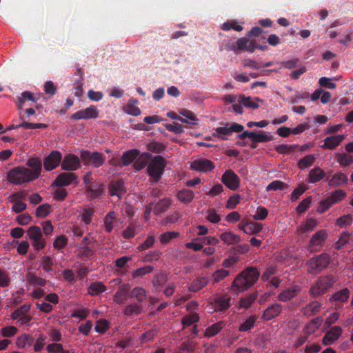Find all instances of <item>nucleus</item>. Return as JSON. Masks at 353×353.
<instances>
[{
	"label": "nucleus",
	"mask_w": 353,
	"mask_h": 353,
	"mask_svg": "<svg viewBox=\"0 0 353 353\" xmlns=\"http://www.w3.org/2000/svg\"><path fill=\"white\" fill-rule=\"evenodd\" d=\"M72 183H78L77 175L72 172H62L57 176L52 183V185L61 188Z\"/></svg>",
	"instance_id": "obj_12"
},
{
	"label": "nucleus",
	"mask_w": 353,
	"mask_h": 353,
	"mask_svg": "<svg viewBox=\"0 0 353 353\" xmlns=\"http://www.w3.org/2000/svg\"><path fill=\"white\" fill-rule=\"evenodd\" d=\"M330 260V256L325 252L313 256L306 263V265L307 266V273L310 274H316L320 273L327 267Z\"/></svg>",
	"instance_id": "obj_4"
},
{
	"label": "nucleus",
	"mask_w": 353,
	"mask_h": 353,
	"mask_svg": "<svg viewBox=\"0 0 353 353\" xmlns=\"http://www.w3.org/2000/svg\"><path fill=\"white\" fill-rule=\"evenodd\" d=\"M199 319L200 317L197 313H192L183 316L181 320L183 328L185 329L187 327L194 325V323L199 322Z\"/></svg>",
	"instance_id": "obj_41"
},
{
	"label": "nucleus",
	"mask_w": 353,
	"mask_h": 353,
	"mask_svg": "<svg viewBox=\"0 0 353 353\" xmlns=\"http://www.w3.org/2000/svg\"><path fill=\"white\" fill-rule=\"evenodd\" d=\"M109 192L112 196H117L119 199L121 198L122 195L125 192L123 181L118 180L111 183Z\"/></svg>",
	"instance_id": "obj_27"
},
{
	"label": "nucleus",
	"mask_w": 353,
	"mask_h": 353,
	"mask_svg": "<svg viewBox=\"0 0 353 353\" xmlns=\"http://www.w3.org/2000/svg\"><path fill=\"white\" fill-rule=\"evenodd\" d=\"M214 168V163L207 159L194 160L190 165V169L203 172L212 171Z\"/></svg>",
	"instance_id": "obj_15"
},
{
	"label": "nucleus",
	"mask_w": 353,
	"mask_h": 353,
	"mask_svg": "<svg viewBox=\"0 0 353 353\" xmlns=\"http://www.w3.org/2000/svg\"><path fill=\"white\" fill-rule=\"evenodd\" d=\"M130 296L136 299L139 302H143L145 300L147 296L146 291L141 287H135L131 290Z\"/></svg>",
	"instance_id": "obj_38"
},
{
	"label": "nucleus",
	"mask_w": 353,
	"mask_h": 353,
	"mask_svg": "<svg viewBox=\"0 0 353 353\" xmlns=\"http://www.w3.org/2000/svg\"><path fill=\"white\" fill-rule=\"evenodd\" d=\"M326 174L323 170L318 166H315L310 170L307 176V181L310 183H316L322 180Z\"/></svg>",
	"instance_id": "obj_24"
},
{
	"label": "nucleus",
	"mask_w": 353,
	"mask_h": 353,
	"mask_svg": "<svg viewBox=\"0 0 353 353\" xmlns=\"http://www.w3.org/2000/svg\"><path fill=\"white\" fill-rule=\"evenodd\" d=\"M327 237V234L326 230H321L316 232L314 234L312 235L310 240V247L313 248L322 245L326 240Z\"/></svg>",
	"instance_id": "obj_25"
},
{
	"label": "nucleus",
	"mask_w": 353,
	"mask_h": 353,
	"mask_svg": "<svg viewBox=\"0 0 353 353\" xmlns=\"http://www.w3.org/2000/svg\"><path fill=\"white\" fill-rule=\"evenodd\" d=\"M342 334V329L339 326H334L328 330L322 339L325 345H330L336 341Z\"/></svg>",
	"instance_id": "obj_19"
},
{
	"label": "nucleus",
	"mask_w": 353,
	"mask_h": 353,
	"mask_svg": "<svg viewBox=\"0 0 353 353\" xmlns=\"http://www.w3.org/2000/svg\"><path fill=\"white\" fill-rule=\"evenodd\" d=\"M209 283V278L206 276L197 277L194 279L192 283L188 286L189 291L192 292H196L201 289H203L205 286H206Z\"/></svg>",
	"instance_id": "obj_26"
},
{
	"label": "nucleus",
	"mask_w": 353,
	"mask_h": 353,
	"mask_svg": "<svg viewBox=\"0 0 353 353\" xmlns=\"http://www.w3.org/2000/svg\"><path fill=\"white\" fill-rule=\"evenodd\" d=\"M221 240L225 245H234L238 244L241 239L239 235H236L231 232H225L220 235Z\"/></svg>",
	"instance_id": "obj_29"
},
{
	"label": "nucleus",
	"mask_w": 353,
	"mask_h": 353,
	"mask_svg": "<svg viewBox=\"0 0 353 353\" xmlns=\"http://www.w3.org/2000/svg\"><path fill=\"white\" fill-rule=\"evenodd\" d=\"M10 201L14 203L12 210L17 213L22 212V192H19L10 196Z\"/></svg>",
	"instance_id": "obj_37"
},
{
	"label": "nucleus",
	"mask_w": 353,
	"mask_h": 353,
	"mask_svg": "<svg viewBox=\"0 0 353 353\" xmlns=\"http://www.w3.org/2000/svg\"><path fill=\"white\" fill-rule=\"evenodd\" d=\"M336 159L338 163L343 167L348 166L353 163V156L346 153L337 154Z\"/></svg>",
	"instance_id": "obj_49"
},
{
	"label": "nucleus",
	"mask_w": 353,
	"mask_h": 353,
	"mask_svg": "<svg viewBox=\"0 0 353 353\" xmlns=\"http://www.w3.org/2000/svg\"><path fill=\"white\" fill-rule=\"evenodd\" d=\"M336 282L335 278L332 275L320 276L315 283L310 288L309 294L312 298H316L327 292Z\"/></svg>",
	"instance_id": "obj_2"
},
{
	"label": "nucleus",
	"mask_w": 353,
	"mask_h": 353,
	"mask_svg": "<svg viewBox=\"0 0 353 353\" xmlns=\"http://www.w3.org/2000/svg\"><path fill=\"white\" fill-rule=\"evenodd\" d=\"M256 319L257 318L254 315L249 316L240 325L239 327V330L240 332H247L250 330L252 327H254Z\"/></svg>",
	"instance_id": "obj_43"
},
{
	"label": "nucleus",
	"mask_w": 353,
	"mask_h": 353,
	"mask_svg": "<svg viewBox=\"0 0 353 353\" xmlns=\"http://www.w3.org/2000/svg\"><path fill=\"white\" fill-rule=\"evenodd\" d=\"M153 266L145 265L133 271L132 273V276L134 279L139 276H143L144 275L151 273L153 271Z\"/></svg>",
	"instance_id": "obj_55"
},
{
	"label": "nucleus",
	"mask_w": 353,
	"mask_h": 353,
	"mask_svg": "<svg viewBox=\"0 0 353 353\" xmlns=\"http://www.w3.org/2000/svg\"><path fill=\"white\" fill-rule=\"evenodd\" d=\"M311 202V197H307L306 199H303L296 207V212L300 214L304 213L310 208Z\"/></svg>",
	"instance_id": "obj_64"
},
{
	"label": "nucleus",
	"mask_w": 353,
	"mask_h": 353,
	"mask_svg": "<svg viewBox=\"0 0 353 353\" xmlns=\"http://www.w3.org/2000/svg\"><path fill=\"white\" fill-rule=\"evenodd\" d=\"M156 243V239L154 235H148L145 240L137 247L139 251H144L152 248Z\"/></svg>",
	"instance_id": "obj_45"
},
{
	"label": "nucleus",
	"mask_w": 353,
	"mask_h": 353,
	"mask_svg": "<svg viewBox=\"0 0 353 353\" xmlns=\"http://www.w3.org/2000/svg\"><path fill=\"white\" fill-rule=\"evenodd\" d=\"M27 235L35 250L43 249L46 241L42 238L41 228L38 226H31L27 230Z\"/></svg>",
	"instance_id": "obj_7"
},
{
	"label": "nucleus",
	"mask_w": 353,
	"mask_h": 353,
	"mask_svg": "<svg viewBox=\"0 0 353 353\" xmlns=\"http://www.w3.org/2000/svg\"><path fill=\"white\" fill-rule=\"evenodd\" d=\"M230 301L231 299L228 296H221L216 298L213 302H212V305L215 312H225L230 306Z\"/></svg>",
	"instance_id": "obj_18"
},
{
	"label": "nucleus",
	"mask_w": 353,
	"mask_h": 353,
	"mask_svg": "<svg viewBox=\"0 0 353 353\" xmlns=\"http://www.w3.org/2000/svg\"><path fill=\"white\" fill-rule=\"evenodd\" d=\"M238 102L242 103L246 108H252L254 110L259 107V104L254 101L250 97H246L244 95H241Z\"/></svg>",
	"instance_id": "obj_50"
},
{
	"label": "nucleus",
	"mask_w": 353,
	"mask_h": 353,
	"mask_svg": "<svg viewBox=\"0 0 353 353\" xmlns=\"http://www.w3.org/2000/svg\"><path fill=\"white\" fill-rule=\"evenodd\" d=\"M23 167V183L37 179L41 174L42 163L39 158H30Z\"/></svg>",
	"instance_id": "obj_5"
},
{
	"label": "nucleus",
	"mask_w": 353,
	"mask_h": 353,
	"mask_svg": "<svg viewBox=\"0 0 353 353\" xmlns=\"http://www.w3.org/2000/svg\"><path fill=\"white\" fill-rule=\"evenodd\" d=\"M106 290V287L101 282H94L90 284L88 292L92 296L101 294Z\"/></svg>",
	"instance_id": "obj_42"
},
{
	"label": "nucleus",
	"mask_w": 353,
	"mask_h": 353,
	"mask_svg": "<svg viewBox=\"0 0 353 353\" xmlns=\"http://www.w3.org/2000/svg\"><path fill=\"white\" fill-rule=\"evenodd\" d=\"M221 29L224 31H229L234 30L237 32H241L243 30V27L238 25L235 21H226L223 23Z\"/></svg>",
	"instance_id": "obj_59"
},
{
	"label": "nucleus",
	"mask_w": 353,
	"mask_h": 353,
	"mask_svg": "<svg viewBox=\"0 0 353 353\" xmlns=\"http://www.w3.org/2000/svg\"><path fill=\"white\" fill-rule=\"evenodd\" d=\"M165 166V161L161 156H156L151 160L147 168L151 183H156L160 181Z\"/></svg>",
	"instance_id": "obj_3"
},
{
	"label": "nucleus",
	"mask_w": 353,
	"mask_h": 353,
	"mask_svg": "<svg viewBox=\"0 0 353 353\" xmlns=\"http://www.w3.org/2000/svg\"><path fill=\"white\" fill-rule=\"evenodd\" d=\"M108 328L109 322L105 319H101L97 321L94 330L97 333L103 334Z\"/></svg>",
	"instance_id": "obj_61"
},
{
	"label": "nucleus",
	"mask_w": 353,
	"mask_h": 353,
	"mask_svg": "<svg viewBox=\"0 0 353 353\" xmlns=\"http://www.w3.org/2000/svg\"><path fill=\"white\" fill-rule=\"evenodd\" d=\"M140 151L137 149H132L125 151L123 153L120 161L117 164H114L112 161L110 163L113 165L127 166L131 164L139 155Z\"/></svg>",
	"instance_id": "obj_17"
},
{
	"label": "nucleus",
	"mask_w": 353,
	"mask_h": 353,
	"mask_svg": "<svg viewBox=\"0 0 353 353\" xmlns=\"http://www.w3.org/2000/svg\"><path fill=\"white\" fill-rule=\"evenodd\" d=\"M81 168L79 158L73 154H66L61 162V168L65 171H74Z\"/></svg>",
	"instance_id": "obj_13"
},
{
	"label": "nucleus",
	"mask_w": 353,
	"mask_h": 353,
	"mask_svg": "<svg viewBox=\"0 0 353 353\" xmlns=\"http://www.w3.org/2000/svg\"><path fill=\"white\" fill-rule=\"evenodd\" d=\"M130 290V285L125 283L120 285L114 296V301L117 304H123Z\"/></svg>",
	"instance_id": "obj_23"
},
{
	"label": "nucleus",
	"mask_w": 353,
	"mask_h": 353,
	"mask_svg": "<svg viewBox=\"0 0 353 353\" xmlns=\"http://www.w3.org/2000/svg\"><path fill=\"white\" fill-rule=\"evenodd\" d=\"M273 138V136L269 132H263L262 134L252 132L250 141L253 143H263L272 141Z\"/></svg>",
	"instance_id": "obj_34"
},
{
	"label": "nucleus",
	"mask_w": 353,
	"mask_h": 353,
	"mask_svg": "<svg viewBox=\"0 0 353 353\" xmlns=\"http://www.w3.org/2000/svg\"><path fill=\"white\" fill-rule=\"evenodd\" d=\"M105 157L102 153L99 152H93L92 154L91 164L94 168H99L105 163Z\"/></svg>",
	"instance_id": "obj_47"
},
{
	"label": "nucleus",
	"mask_w": 353,
	"mask_h": 353,
	"mask_svg": "<svg viewBox=\"0 0 353 353\" xmlns=\"http://www.w3.org/2000/svg\"><path fill=\"white\" fill-rule=\"evenodd\" d=\"M353 221L352 215L348 214L343 215L336 220V225L340 228H343L352 224Z\"/></svg>",
	"instance_id": "obj_58"
},
{
	"label": "nucleus",
	"mask_w": 353,
	"mask_h": 353,
	"mask_svg": "<svg viewBox=\"0 0 353 353\" xmlns=\"http://www.w3.org/2000/svg\"><path fill=\"white\" fill-rule=\"evenodd\" d=\"M104 186L101 183H94L85 188V195L89 200L100 199L103 196Z\"/></svg>",
	"instance_id": "obj_14"
},
{
	"label": "nucleus",
	"mask_w": 353,
	"mask_h": 353,
	"mask_svg": "<svg viewBox=\"0 0 353 353\" xmlns=\"http://www.w3.org/2000/svg\"><path fill=\"white\" fill-rule=\"evenodd\" d=\"M179 113L182 116L185 117V119H186L188 120L187 123L190 124V125H197L198 124V123H197L198 119L196 117V116L192 111L186 110V109H181L179 111Z\"/></svg>",
	"instance_id": "obj_52"
},
{
	"label": "nucleus",
	"mask_w": 353,
	"mask_h": 353,
	"mask_svg": "<svg viewBox=\"0 0 353 353\" xmlns=\"http://www.w3.org/2000/svg\"><path fill=\"white\" fill-rule=\"evenodd\" d=\"M28 282L34 285L44 286L46 283V281L42 278H40L28 270L26 275Z\"/></svg>",
	"instance_id": "obj_46"
},
{
	"label": "nucleus",
	"mask_w": 353,
	"mask_h": 353,
	"mask_svg": "<svg viewBox=\"0 0 353 353\" xmlns=\"http://www.w3.org/2000/svg\"><path fill=\"white\" fill-rule=\"evenodd\" d=\"M223 327V322L220 321L209 326L205 331L204 336L205 337H212L217 334Z\"/></svg>",
	"instance_id": "obj_40"
},
{
	"label": "nucleus",
	"mask_w": 353,
	"mask_h": 353,
	"mask_svg": "<svg viewBox=\"0 0 353 353\" xmlns=\"http://www.w3.org/2000/svg\"><path fill=\"white\" fill-rule=\"evenodd\" d=\"M176 198L181 202L185 204H188L194 199V193L191 190L183 189L177 192Z\"/></svg>",
	"instance_id": "obj_31"
},
{
	"label": "nucleus",
	"mask_w": 353,
	"mask_h": 353,
	"mask_svg": "<svg viewBox=\"0 0 353 353\" xmlns=\"http://www.w3.org/2000/svg\"><path fill=\"white\" fill-rule=\"evenodd\" d=\"M348 179L346 174L340 172H337L328 181V184L332 187H337L347 183Z\"/></svg>",
	"instance_id": "obj_33"
},
{
	"label": "nucleus",
	"mask_w": 353,
	"mask_h": 353,
	"mask_svg": "<svg viewBox=\"0 0 353 353\" xmlns=\"http://www.w3.org/2000/svg\"><path fill=\"white\" fill-rule=\"evenodd\" d=\"M316 159V158L314 154H307L299 159L297 166L300 170H305L313 165Z\"/></svg>",
	"instance_id": "obj_36"
},
{
	"label": "nucleus",
	"mask_w": 353,
	"mask_h": 353,
	"mask_svg": "<svg viewBox=\"0 0 353 353\" xmlns=\"http://www.w3.org/2000/svg\"><path fill=\"white\" fill-rule=\"evenodd\" d=\"M221 181L230 190H235L240 185V179L238 175L232 170H227L221 176Z\"/></svg>",
	"instance_id": "obj_10"
},
{
	"label": "nucleus",
	"mask_w": 353,
	"mask_h": 353,
	"mask_svg": "<svg viewBox=\"0 0 353 353\" xmlns=\"http://www.w3.org/2000/svg\"><path fill=\"white\" fill-rule=\"evenodd\" d=\"M53 264L54 260L50 256L45 255L41 259V266L42 269L46 272L52 271Z\"/></svg>",
	"instance_id": "obj_51"
},
{
	"label": "nucleus",
	"mask_w": 353,
	"mask_h": 353,
	"mask_svg": "<svg viewBox=\"0 0 353 353\" xmlns=\"http://www.w3.org/2000/svg\"><path fill=\"white\" fill-rule=\"evenodd\" d=\"M350 296V290L347 288H344L334 292L330 296L329 301L334 305L336 308H341L343 304L348 301Z\"/></svg>",
	"instance_id": "obj_8"
},
{
	"label": "nucleus",
	"mask_w": 353,
	"mask_h": 353,
	"mask_svg": "<svg viewBox=\"0 0 353 353\" xmlns=\"http://www.w3.org/2000/svg\"><path fill=\"white\" fill-rule=\"evenodd\" d=\"M99 117V111L95 105H90L85 109L79 110L70 116L71 119H92Z\"/></svg>",
	"instance_id": "obj_11"
},
{
	"label": "nucleus",
	"mask_w": 353,
	"mask_h": 353,
	"mask_svg": "<svg viewBox=\"0 0 353 353\" xmlns=\"http://www.w3.org/2000/svg\"><path fill=\"white\" fill-rule=\"evenodd\" d=\"M243 130L244 127L241 124L232 123L230 125L229 123H226L224 126L215 128V132L212 134V136L221 140H225V136H230L233 132H241Z\"/></svg>",
	"instance_id": "obj_6"
},
{
	"label": "nucleus",
	"mask_w": 353,
	"mask_h": 353,
	"mask_svg": "<svg viewBox=\"0 0 353 353\" xmlns=\"http://www.w3.org/2000/svg\"><path fill=\"white\" fill-rule=\"evenodd\" d=\"M333 205V202H332L329 197H327L325 199H323L320 201L316 210L319 213L323 214Z\"/></svg>",
	"instance_id": "obj_63"
},
{
	"label": "nucleus",
	"mask_w": 353,
	"mask_h": 353,
	"mask_svg": "<svg viewBox=\"0 0 353 353\" xmlns=\"http://www.w3.org/2000/svg\"><path fill=\"white\" fill-rule=\"evenodd\" d=\"M322 307L321 302L318 301H312L307 304L301 309V312L303 316L310 317L317 314Z\"/></svg>",
	"instance_id": "obj_21"
},
{
	"label": "nucleus",
	"mask_w": 353,
	"mask_h": 353,
	"mask_svg": "<svg viewBox=\"0 0 353 353\" xmlns=\"http://www.w3.org/2000/svg\"><path fill=\"white\" fill-rule=\"evenodd\" d=\"M148 149L154 153H161L165 150V145L158 141H152L148 145Z\"/></svg>",
	"instance_id": "obj_57"
},
{
	"label": "nucleus",
	"mask_w": 353,
	"mask_h": 353,
	"mask_svg": "<svg viewBox=\"0 0 353 353\" xmlns=\"http://www.w3.org/2000/svg\"><path fill=\"white\" fill-rule=\"evenodd\" d=\"M150 157L151 154L150 153H143L138 159L134 160L133 164L134 168L137 171L142 170L147 165V159Z\"/></svg>",
	"instance_id": "obj_39"
},
{
	"label": "nucleus",
	"mask_w": 353,
	"mask_h": 353,
	"mask_svg": "<svg viewBox=\"0 0 353 353\" xmlns=\"http://www.w3.org/2000/svg\"><path fill=\"white\" fill-rule=\"evenodd\" d=\"M230 274V272L224 269H219L214 272L212 276L213 282L214 283H218Z\"/></svg>",
	"instance_id": "obj_60"
},
{
	"label": "nucleus",
	"mask_w": 353,
	"mask_h": 353,
	"mask_svg": "<svg viewBox=\"0 0 353 353\" xmlns=\"http://www.w3.org/2000/svg\"><path fill=\"white\" fill-rule=\"evenodd\" d=\"M104 226L105 231L109 233L117 226V216L114 211H110L107 213L104 218Z\"/></svg>",
	"instance_id": "obj_28"
},
{
	"label": "nucleus",
	"mask_w": 353,
	"mask_h": 353,
	"mask_svg": "<svg viewBox=\"0 0 353 353\" xmlns=\"http://www.w3.org/2000/svg\"><path fill=\"white\" fill-rule=\"evenodd\" d=\"M257 298L256 294H251L249 296L243 298L240 301V306L244 308H248L255 301Z\"/></svg>",
	"instance_id": "obj_62"
},
{
	"label": "nucleus",
	"mask_w": 353,
	"mask_h": 353,
	"mask_svg": "<svg viewBox=\"0 0 353 353\" xmlns=\"http://www.w3.org/2000/svg\"><path fill=\"white\" fill-rule=\"evenodd\" d=\"M283 305L280 303H274L268 306L263 312L262 319L265 321H270L278 316L282 312Z\"/></svg>",
	"instance_id": "obj_20"
},
{
	"label": "nucleus",
	"mask_w": 353,
	"mask_h": 353,
	"mask_svg": "<svg viewBox=\"0 0 353 353\" xmlns=\"http://www.w3.org/2000/svg\"><path fill=\"white\" fill-rule=\"evenodd\" d=\"M298 147L299 145L297 144H281L276 145L274 149L279 154H290L294 152Z\"/></svg>",
	"instance_id": "obj_44"
},
{
	"label": "nucleus",
	"mask_w": 353,
	"mask_h": 353,
	"mask_svg": "<svg viewBox=\"0 0 353 353\" xmlns=\"http://www.w3.org/2000/svg\"><path fill=\"white\" fill-rule=\"evenodd\" d=\"M172 201L170 198H164L160 200L154 208V213L157 215L165 212L171 205Z\"/></svg>",
	"instance_id": "obj_35"
},
{
	"label": "nucleus",
	"mask_w": 353,
	"mask_h": 353,
	"mask_svg": "<svg viewBox=\"0 0 353 353\" xmlns=\"http://www.w3.org/2000/svg\"><path fill=\"white\" fill-rule=\"evenodd\" d=\"M301 290V286L298 285H292L280 292L278 294L276 299L279 301L288 302L296 296Z\"/></svg>",
	"instance_id": "obj_16"
},
{
	"label": "nucleus",
	"mask_w": 353,
	"mask_h": 353,
	"mask_svg": "<svg viewBox=\"0 0 353 353\" xmlns=\"http://www.w3.org/2000/svg\"><path fill=\"white\" fill-rule=\"evenodd\" d=\"M237 49L239 50H245L250 52H254L255 51V47H254V41H250L248 38L242 37L236 41Z\"/></svg>",
	"instance_id": "obj_32"
},
{
	"label": "nucleus",
	"mask_w": 353,
	"mask_h": 353,
	"mask_svg": "<svg viewBox=\"0 0 353 353\" xmlns=\"http://www.w3.org/2000/svg\"><path fill=\"white\" fill-rule=\"evenodd\" d=\"M344 139L345 136L343 134H337L326 137L324 139V143L321 147L325 149L333 150L339 145Z\"/></svg>",
	"instance_id": "obj_22"
},
{
	"label": "nucleus",
	"mask_w": 353,
	"mask_h": 353,
	"mask_svg": "<svg viewBox=\"0 0 353 353\" xmlns=\"http://www.w3.org/2000/svg\"><path fill=\"white\" fill-rule=\"evenodd\" d=\"M260 273L257 268L249 267L242 271L233 281L232 288L238 292L247 290L258 281Z\"/></svg>",
	"instance_id": "obj_1"
},
{
	"label": "nucleus",
	"mask_w": 353,
	"mask_h": 353,
	"mask_svg": "<svg viewBox=\"0 0 353 353\" xmlns=\"http://www.w3.org/2000/svg\"><path fill=\"white\" fill-rule=\"evenodd\" d=\"M161 254L162 253L158 250L149 251L143 257V261L144 263L157 261L160 259Z\"/></svg>",
	"instance_id": "obj_48"
},
{
	"label": "nucleus",
	"mask_w": 353,
	"mask_h": 353,
	"mask_svg": "<svg viewBox=\"0 0 353 353\" xmlns=\"http://www.w3.org/2000/svg\"><path fill=\"white\" fill-rule=\"evenodd\" d=\"M62 154L57 150H53L43 160V167L46 171H51L61 164Z\"/></svg>",
	"instance_id": "obj_9"
},
{
	"label": "nucleus",
	"mask_w": 353,
	"mask_h": 353,
	"mask_svg": "<svg viewBox=\"0 0 353 353\" xmlns=\"http://www.w3.org/2000/svg\"><path fill=\"white\" fill-rule=\"evenodd\" d=\"M8 180L14 184L22 183V166H18L12 169L8 173Z\"/></svg>",
	"instance_id": "obj_30"
},
{
	"label": "nucleus",
	"mask_w": 353,
	"mask_h": 353,
	"mask_svg": "<svg viewBox=\"0 0 353 353\" xmlns=\"http://www.w3.org/2000/svg\"><path fill=\"white\" fill-rule=\"evenodd\" d=\"M94 216V210L91 208H85L81 214V220L85 225H89L92 220Z\"/></svg>",
	"instance_id": "obj_56"
},
{
	"label": "nucleus",
	"mask_w": 353,
	"mask_h": 353,
	"mask_svg": "<svg viewBox=\"0 0 353 353\" xmlns=\"http://www.w3.org/2000/svg\"><path fill=\"white\" fill-rule=\"evenodd\" d=\"M351 235H352V233L348 232H342L339 240L336 241V243L335 244L336 249L338 250H341L343 248V247L346 243H347Z\"/></svg>",
	"instance_id": "obj_54"
},
{
	"label": "nucleus",
	"mask_w": 353,
	"mask_h": 353,
	"mask_svg": "<svg viewBox=\"0 0 353 353\" xmlns=\"http://www.w3.org/2000/svg\"><path fill=\"white\" fill-rule=\"evenodd\" d=\"M142 308L137 303L130 304L127 305L124 310V314L125 316H132L133 314H139L141 313Z\"/></svg>",
	"instance_id": "obj_53"
}]
</instances>
